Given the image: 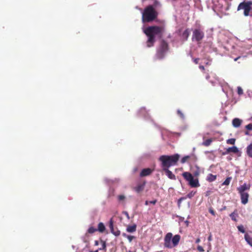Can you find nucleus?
Segmentation results:
<instances>
[{
  "label": "nucleus",
  "mask_w": 252,
  "mask_h": 252,
  "mask_svg": "<svg viewBox=\"0 0 252 252\" xmlns=\"http://www.w3.org/2000/svg\"><path fill=\"white\" fill-rule=\"evenodd\" d=\"M239 58H240V57H238L234 59L235 61H237Z\"/></svg>",
  "instance_id": "3c124183"
},
{
  "label": "nucleus",
  "mask_w": 252,
  "mask_h": 252,
  "mask_svg": "<svg viewBox=\"0 0 252 252\" xmlns=\"http://www.w3.org/2000/svg\"><path fill=\"white\" fill-rule=\"evenodd\" d=\"M237 228L239 231L241 232L244 233L245 232V230L244 228V226L242 225H239L237 226Z\"/></svg>",
  "instance_id": "7c9ffc66"
},
{
  "label": "nucleus",
  "mask_w": 252,
  "mask_h": 252,
  "mask_svg": "<svg viewBox=\"0 0 252 252\" xmlns=\"http://www.w3.org/2000/svg\"><path fill=\"white\" fill-rule=\"evenodd\" d=\"M127 238L129 242H131L132 241V240L135 238V237L133 236L128 235L127 236Z\"/></svg>",
  "instance_id": "4c0bfd02"
},
{
  "label": "nucleus",
  "mask_w": 252,
  "mask_h": 252,
  "mask_svg": "<svg viewBox=\"0 0 252 252\" xmlns=\"http://www.w3.org/2000/svg\"><path fill=\"white\" fill-rule=\"evenodd\" d=\"M177 114L182 119L184 118V114L182 112V111L180 110H177Z\"/></svg>",
  "instance_id": "f704fd0d"
},
{
  "label": "nucleus",
  "mask_w": 252,
  "mask_h": 252,
  "mask_svg": "<svg viewBox=\"0 0 252 252\" xmlns=\"http://www.w3.org/2000/svg\"><path fill=\"white\" fill-rule=\"evenodd\" d=\"M195 193L196 191H191L187 194L186 197L191 198L195 194Z\"/></svg>",
  "instance_id": "c756f323"
},
{
  "label": "nucleus",
  "mask_w": 252,
  "mask_h": 252,
  "mask_svg": "<svg viewBox=\"0 0 252 252\" xmlns=\"http://www.w3.org/2000/svg\"><path fill=\"white\" fill-rule=\"evenodd\" d=\"M192 174L189 172H184L182 176L185 180L188 182L189 185L192 188H197L200 186L198 177L200 174V168L197 165L191 168Z\"/></svg>",
  "instance_id": "f257e3e1"
},
{
  "label": "nucleus",
  "mask_w": 252,
  "mask_h": 252,
  "mask_svg": "<svg viewBox=\"0 0 252 252\" xmlns=\"http://www.w3.org/2000/svg\"><path fill=\"white\" fill-rule=\"evenodd\" d=\"M209 212H210L211 214H212L213 215H214V216L215 215V212H214V210H213L210 209V210H209Z\"/></svg>",
  "instance_id": "37998d69"
},
{
  "label": "nucleus",
  "mask_w": 252,
  "mask_h": 252,
  "mask_svg": "<svg viewBox=\"0 0 252 252\" xmlns=\"http://www.w3.org/2000/svg\"><path fill=\"white\" fill-rule=\"evenodd\" d=\"M153 171V170L150 168H144L140 172V176L142 177L149 176L152 174Z\"/></svg>",
  "instance_id": "9b49d317"
},
{
  "label": "nucleus",
  "mask_w": 252,
  "mask_h": 252,
  "mask_svg": "<svg viewBox=\"0 0 252 252\" xmlns=\"http://www.w3.org/2000/svg\"><path fill=\"white\" fill-rule=\"evenodd\" d=\"M197 160V158L196 157L193 155L191 154L190 155L186 156L184 157L181 160V162L182 163H184L186 162H189L194 163Z\"/></svg>",
  "instance_id": "9d476101"
},
{
  "label": "nucleus",
  "mask_w": 252,
  "mask_h": 252,
  "mask_svg": "<svg viewBox=\"0 0 252 252\" xmlns=\"http://www.w3.org/2000/svg\"><path fill=\"white\" fill-rule=\"evenodd\" d=\"M245 239L247 242L252 247V237L247 233L245 235Z\"/></svg>",
  "instance_id": "aec40b11"
},
{
  "label": "nucleus",
  "mask_w": 252,
  "mask_h": 252,
  "mask_svg": "<svg viewBox=\"0 0 252 252\" xmlns=\"http://www.w3.org/2000/svg\"><path fill=\"white\" fill-rule=\"evenodd\" d=\"M190 33V32L189 29H186L182 33V38L187 40L189 36Z\"/></svg>",
  "instance_id": "a211bd4d"
},
{
  "label": "nucleus",
  "mask_w": 252,
  "mask_h": 252,
  "mask_svg": "<svg viewBox=\"0 0 252 252\" xmlns=\"http://www.w3.org/2000/svg\"><path fill=\"white\" fill-rule=\"evenodd\" d=\"M200 242V238H197L196 241H195V243H199V242Z\"/></svg>",
  "instance_id": "49530a36"
},
{
  "label": "nucleus",
  "mask_w": 252,
  "mask_h": 252,
  "mask_svg": "<svg viewBox=\"0 0 252 252\" xmlns=\"http://www.w3.org/2000/svg\"><path fill=\"white\" fill-rule=\"evenodd\" d=\"M157 201L156 199L149 201V203L155 205L157 203Z\"/></svg>",
  "instance_id": "79ce46f5"
},
{
  "label": "nucleus",
  "mask_w": 252,
  "mask_h": 252,
  "mask_svg": "<svg viewBox=\"0 0 252 252\" xmlns=\"http://www.w3.org/2000/svg\"><path fill=\"white\" fill-rule=\"evenodd\" d=\"M149 201H147H147H145V205H148V204H149Z\"/></svg>",
  "instance_id": "09e8293b"
},
{
  "label": "nucleus",
  "mask_w": 252,
  "mask_h": 252,
  "mask_svg": "<svg viewBox=\"0 0 252 252\" xmlns=\"http://www.w3.org/2000/svg\"><path fill=\"white\" fill-rule=\"evenodd\" d=\"M100 242L102 244V247L100 248H99L98 249L100 251V250H106V242L102 240H100Z\"/></svg>",
  "instance_id": "393cba45"
},
{
  "label": "nucleus",
  "mask_w": 252,
  "mask_h": 252,
  "mask_svg": "<svg viewBox=\"0 0 252 252\" xmlns=\"http://www.w3.org/2000/svg\"><path fill=\"white\" fill-rule=\"evenodd\" d=\"M145 186V183L138 184L136 187L134 188V189L137 193H140L144 190Z\"/></svg>",
  "instance_id": "4468645a"
},
{
  "label": "nucleus",
  "mask_w": 252,
  "mask_h": 252,
  "mask_svg": "<svg viewBox=\"0 0 252 252\" xmlns=\"http://www.w3.org/2000/svg\"><path fill=\"white\" fill-rule=\"evenodd\" d=\"M99 251H100V250H99V249H98V250H96V251H94V252L90 251V252H99Z\"/></svg>",
  "instance_id": "603ef678"
},
{
  "label": "nucleus",
  "mask_w": 252,
  "mask_h": 252,
  "mask_svg": "<svg viewBox=\"0 0 252 252\" xmlns=\"http://www.w3.org/2000/svg\"><path fill=\"white\" fill-rule=\"evenodd\" d=\"M252 9V1L245 0L239 4L237 7V11L243 10L244 15L247 17L250 15V12Z\"/></svg>",
  "instance_id": "6e6552de"
},
{
  "label": "nucleus",
  "mask_w": 252,
  "mask_h": 252,
  "mask_svg": "<svg viewBox=\"0 0 252 252\" xmlns=\"http://www.w3.org/2000/svg\"><path fill=\"white\" fill-rule=\"evenodd\" d=\"M128 252H131L130 251H129Z\"/></svg>",
  "instance_id": "6e6d98bb"
},
{
  "label": "nucleus",
  "mask_w": 252,
  "mask_h": 252,
  "mask_svg": "<svg viewBox=\"0 0 252 252\" xmlns=\"http://www.w3.org/2000/svg\"><path fill=\"white\" fill-rule=\"evenodd\" d=\"M199 68L202 70H205V68L203 65H199Z\"/></svg>",
  "instance_id": "c03bdc74"
},
{
  "label": "nucleus",
  "mask_w": 252,
  "mask_h": 252,
  "mask_svg": "<svg viewBox=\"0 0 252 252\" xmlns=\"http://www.w3.org/2000/svg\"><path fill=\"white\" fill-rule=\"evenodd\" d=\"M208 240L209 241H211L212 240V236H211V235H210L209 236V237L208 238Z\"/></svg>",
  "instance_id": "de8ad7c7"
},
{
  "label": "nucleus",
  "mask_w": 252,
  "mask_h": 252,
  "mask_svg": "<svg viewBox=\"0 0 252 252\" xmlns=\"http://www.w3.org/2000/svg\"><path fill=\"white\" fill-rule=\"evenodd\" d=\"M154 1V3L153 5H151L152 6H153L154 8L156 9V8L158 6H160V4L159 1H158L157 0H153Z\"/></svg>",
  "instance_id": "cd10ccee"
},
{
  "label": "nucleus",
  "mask_w": 252,
  "mask_h": 252,
  "mask_svg": "<svg viewBox=\"0 0 252 252\" xmlns=\"http://www.w3.org/2000/svg\"><path fill=\"white\" fill-rule=\"evenodd\" d=\"M180 158V155L176 154L173 155L161 156L158 160L160 162V166L162 169L169 168L172 166L176 165Z\"/></svg>",
  "instance_id": "7ed1b4c3"
},
{
  "label": "nucleus",
  "mask_w": 252,
  "mask_h": 252,
  "mask_svg": "<svg viewBox=\"0 0 252 252\" xmlns=\"http://www.w3.org/2000/svg\"><path fill=\"white\" fill-rule=\"evenodd\" d=\"M123 236L125 237H126L127 238V236H128L127 235H126V233H123Z\"/></svg>",
  "instance_id": "8fccbe9b"
},
{
  "label": "nucleus",
  "mask_w": 252,
  "mask_h": 252,
  "mask_svg": "<svg viewBox=\"0 0 252 252\" xmlns=\"http://www.w3.org/2000/svg\"><path fill=\"white\" fill-rule=\"evenodd\" d=\"M98 244H99V242H98V241H97V240H95V241H94V245H95V246H98Z\"/></svg>",
  "instance_id": "a18cd8bd"
},
{
  "label": "nucleus",
  "mask_w": 252,
  "mask_h": 252,
  "mask_svg": "<svg viewBox=\"0 0 252 252\" xmlns=\"http://www.w3.org/2000/svg\"><path fill=\"white\" fill-rule=\"evenodd\" d=\"M186 199H187L186 197H182L180 198L178 201V206H179L180 205V204L181 203L182 201H183L184 200H185Z\"/></svg>",
  "instance_id": "72a5a7b5"
},
{
  "label": "nucleus",
  "mask_w": 252,
  "mask_h": 252,
  "mask_svg": "<svg viewBox=\"0 0 252 252\" xmlns=\"http://www.w3.org/2000/svg\"><path fill=\"white\" fill-rule=\"evenodd\" d=\"M250 187V184L244 183L237 188V190L240 195L241 202L243 204H246L248 202L249 194L246 191L249 190Z\"/></svg>",
  "instance_id": "423d86ee"
},
{
  "label": "nucleus",
  "mask_w": 252,
  "mask_h": 252,
  "mask_svg": "<svg viewBox=\"0 0 252 252\" xmlns=\"http://www.w3.org/2000/svg\"><path fill=\"white\" fill-rule=\"evenodd\" d=\"M217 179V175H214L212 174H209L207 177L206 180L209 182H212Z\"/></svg>",
  "instance_id": "f3484780"
},
{
  "label": "nucleus",
  "mask_w": 252,
  "mask_h": 252,
  "mask_svg": "<svg viewBox=\"0 0 252 252\" xmlns=\"http://www.w3.org/2000/svg\"><path fill=\"white\" fill-rule=\"evenodd\" d=\"M232 178L230 177H227L225 180L223 182L222 185L228 186Z\"/></svg>",
  "instance_id": "a878e982"
},
{
  "label": "nucleus",
  "mask_w": 252,
  "mask_h": 252,
  "mask_svg": "<svg viewBox=\"0 0 252 252\" xmlns=\"http://www.w3.org/2000/svg\"><path fill=\"white\" fill-rule=\"evenodd\" d=\"M109 227L110 229V230H113V229H114V226H113V222L112 220V219H111L109 221Z\"/></svg>",
  "instance_id": "473e14b6"
},
{
  "label": "nucleus",
  "mask_w": 252,
  "mask_h": 252,
  "mask_svg": "<svg viewBox=\"0 0 252 252\" xmlns=\"http://www.w3.org/2000/svg\"><path fill=\"white\" fill-rule=\"evenodd\" d=\"M246 128L248 130H252V124H249L246 126Z\"/></svg>",
  "instance_id": "e433bc0d"
},
{
  "label": "nucleus",
  "mask_w": 252,
  "mask_h": 252,
  "mask_svg": "<svg viewBox=\"0 0 252 252\" xmlns=\"http://www.w3.org/2000/svg\"><path fill=\"white\" fill-rule=\"evenodd\" d=\"M197 249L198 251L200 252H204V250L203 249V247L201 246H198L197 247Z\"/></svg>",
  "instance_id": "58836bf2"
},
{
  "label": "nucleus",
  "mask_w": 252,
  "mask_h": 252,
  "mask_svg": "<svg viewBox=\"0 0 252 252\" xmlns=\"http://www.w3.org/2000/svg\"><path fill=\"white\" fill-rule=\"evenodd\" d=\"M158 16V12L154 8L153 6L149 5L146 6L142 12V20L143 23H149L156 20Z\"/></svg>",
  "instance_id": "20e7f679"
},
{
  "label": "nucleus",
  "mask_w": 252,
  "mask_h": 252,
  "mask_svg": "<svg viewBox=\"0 0 252 252\" xmlns=\"http://www.w3.org/2000/svg\"><path fill=\"white\" fill-rule=\"evenodd\" d=\"M118 198L119 201L124 200L126 198V197L124 195H120L118 196Z\"/></svg>",
  "instance_id": "c9c22d12"
},
{
  "label": "nucleus",
  "mask_w": 252,
  "mask_h": 252,
  "mask_svg": "<svg viewBox=\"0 0 252 252\" xmlns=\"http://www.w3.org/2000/svg\"><path fill=\"white\" fill-rule=\"evenodd\" d=\"M230 218H231V219L235 221H237V217H238V214L237 213V211H234L233 213H232L230 215Z\"/></svg>",
  "instance_id": "5701e85b"
},
{
  "label": "nucleus",
  "mask_w": 252,
  "mask_h": 252,
  "mask_svg": "<svg viewBox=\"0 0 252 252\" xmlns=\"http://www.w3.org/2000/svg\"><path fill=\"white\" fill-rule=\"evenodd\" d=\"M199 60V58H195L193 59V62L195 64H197L198 63V61Z\"/></svg>",
  "instance_id": "a19ab883"
},
{
  "label": "nucleus",
  "mask_w": 252,
  "mask_h": 252,
  "mask_svg": "<svg viewBox=\"0 0 252 252\" xmlns=\"http://www.w3.org/2000/svg\"><path fill=\"white\" fill-rule=\"evenodd\" d=\"M168 50V43L164 40L161 41L159 47L157 49L156 57L158 59H162Z\"/></svg>",
  "instance_id": "0eeeda50"
},
{
  "label": "nucleus",
  "mask_w": 252,
  "mask_h": 252,
  "mask_svg": "<svg viewBox=\"0 0 252 252\" xmlns=\"http://www.w3.org/2000/svg\"><path fill=\"white\" fill-rule=\"evenodd\" d=\"M163 29L158 26H150L147 28L144 31L148 37L147 45L148 47L153 46L155 42V36H161Z\"/></svg>",
  "instance_id": "f03ea898"
},
{
  "label": "nucleus",
  "mask_w": 252,
  "mask_h": 252,
  "mask_svg": "<svg viewBox=\"0 0 252 252\" xmlns=\"http://www.w3.org/2000/svg\"><path fill=\"white\" fill-rule=\"evenodd\" d=\"M236 139L235 138H230L226 140V143L228 144L234 145L235 143Z\"/></svg>",
  "instance_id": "bb28decb"
},
{
  "label": "nucleus",
  "mask_w": 252,
  "mask_h": 252,
  "mask_svg": "<svg viewBox=\"0 0 252 252\" xmlns=\"http://www.w3.org/2000/svg\"><path fill=\"white\" fill-rule=\"evenodd\" d=\"M204 73H206V79L207 80H209L210 79V76L209 75V73L208 72H205Z\"/></svg>",
  "instance_id": "ea45409f"
},
{
  "label": "nucleus",
  "mask_w": 252,
  "mask_h": 252,
  "mask_svg": "<svg viewBox=\"0 0 252 252\" xmlns=\"http://www.w3.org/2000/svg\"><path fill=\"white\" fill-rule=\"evenodd\" d=\"M105 230V227L102 222H99L98 224V228L97 230L99 232L102 233Z\"/></svg>",
  "instance_id": "6ab92c4d"
},
{
  "label": "nucleus",
  "mask_w": 252,
  "mask_h": 252,
  "mask_svg": "<svg viewBox=\"0 0 252 252\" xmlns=\"http://www.w3.org/2000/svg\"><path fill=\"white\" fill-rule=\"evenodd\" d=\"M111 232L113 234H114L116 236H119L121 233L120 231L119 230H118V229L117 228H114V229H113V230H111Z\"/></svg>",
  "instance_id": "b1692460"
},
{
  "label": "nucleus",
  "mask_w": 252,
  "mask_h": 252,
  "mask_svg": "<svg viewBox=\"0 0 252 252\" xmlns=\"http://www.w3.org/2000/svg\"><path fill=\"white\" fill-rule=\"evenodd\" d=\"M180 235L177 234L172 238V234L168 233L164 237V246L165 248L171 249L177 246L180 240Z\"/></svg>",
  "instance_id": "39448f33"
},
{
  "label": "nucleus",
  "mask_w": 252,
  "mask_h": 252,
  "mask_svg": "<svg viewBox=\"0 0 252 252\" xmlns=\"http://www.w3.org/2000/svg\"><path fill=\"white\" fill-rule=\"evenodd\" d=\"M212 141H213L212 139L209 138V139H206V140L204 141L203 142V143H202V145L204 146L208 147L211 145Z\"/></svg>",
  "instance_id": "4be33fe9"
},
{
  "label": "nucleus",
  "mask_w": 252,
  "mask_h": 252,
  "mask_svg": "<svg viewBox=\"0 0 252 252\" xmlns=\"http://www.w3.org/2000/svg\"><path fill=\"white\" fill-rule=\"evenodd\" d=\"M204 37V33L200 29H195L193 32L192 40L200 42Z\"/></svg>",
  "instance_id": "1a4fd4ad"
},
{
  "label": "nucleus",
  "mask_w": 252,
  "mask_h": 252,
  "mask_svg": "<svg viewBox=\"0 0 252 252\" xmlns=\"http://www.w3.org/2000/svg\"><path fill=\"white\" fill-rule=\"evenodd\" d=\"M97 230V229L95 228L94 227H90L88 230V233H94V232H96Z\"/></svg>",
  "instance_id": "c85d7f7f"
},
{
  "label": "nucleus",
  "mask_w": 252,
  "mask_h": 252,
  "mask_svg": "<svg viewBox=\"0 0 252 252\" xmlns=\"http://www.w3.org/2000/svg\"><path fill=\"white\" fill-rule=\"evenodd\" d=\"M209 194L208 192H207L206 195H208Z\"/></svg>",
  "instance_id": "864d4df0"
},
{
  "label": "nucleus",
  "mask_w": 252,
  "mask_h": 252,
  "mask_svg": "<svg viewBox=\"0 0 252 252\" xmlns=\"http://www.w3.org/2000/svg\"><path fill=\"white\" fill-rule=\"evenodd\" d=\"M247 154L250 157L252 158V143H251L247 148Z\"/></svg>",
  "instance_id": "412c9836"
},
{
  "label": "nucleus",
  "mask_w": 252,
  "mask_h": 252,
  "mask_svg": "<svg viewBox=\"0 0 252 252\" xmlns=\"http://www.w3.org/2000/svg\"><path fill=\"white\" fill-rule=\"evenodd\" d=\"M239 152L238 149L236 146H233L226 149L225 153L223 155L228 154L230 153H237Z\"/></svg>",
  "instance_id": "ddd939ff"
},
{
  "label": "nucleus",
  "mask_w": 252,
  "mask_h": 252,
  "mask_svg": "<svg viewBox=\"0 0 252 252\" xmlns=\"http://www.w3.org/2000/svg\"><path fill=\"white\" fill-rule=\"evenodd\" d=\"M242 123V121L239 118H235L232 121V125L235 127H239Z\"/></svg>",
  "instance_id": "2eb2a0df"
},
{
  "label": "nucleus",
  "mask_w": 252,
  "mask_h": 252,
  "mask_svg": "<svg viewBox=\"0 0 252 252\" xmlns=\"http://www.w3.org/2000/svg\"><path fill=\"white\" fill-rule=\"evenodd\" d=\"M162 170L164 171L166 175L171 180H176L175 175L169 169V168L162 169Z\"/></svg>",
  "instance_id": "f8f14e48"
},
{
  "label": "nucleus",
  "mask_w": 252,
  "mask_h": 252,
  "mask_svg": "<svg viewBox=\"0 0 252 252\" xmlns=\"http://www.w3.org/2000/svg\"><path fill=\"white\" fill-rule=\"evenodd\" d=\"M237 93L239 95H242L243 94V90L240 87H237Z\"/></svg>",
  "instance_id": "2f4dec72"
},
{
  "label": "nucleus",
  "mask_w": 252,
  "mask_h": 252,
  "mask_svg": "<svg viewBox=\"0 0 252 252\" xmlns=\"http://www.w3.org/2000/svg\"><path fill=\"white\" fill-rule=\"evenodd\" d=\"M248 134V132H246V134Z\"/></svg>",
  "instance_id": "5fc2aeb1"
},
{
  "label": "nucleus",
  "mask_w": 252,
  "mask_h": 252,
  "mask_svg": "<svg viewBox=\"0 0 252 252\" xmlns=\"http://www.w3.org/2000/svg\"><path fill=\"white\" fill-rule=\"evenodd\" d=\"M136 225L133 224L132 225H128L126 228V231L128 232L132 233L136 231Z\"/></svg>",
  "instance_id": "dca6fc26"
}]
</instances>
